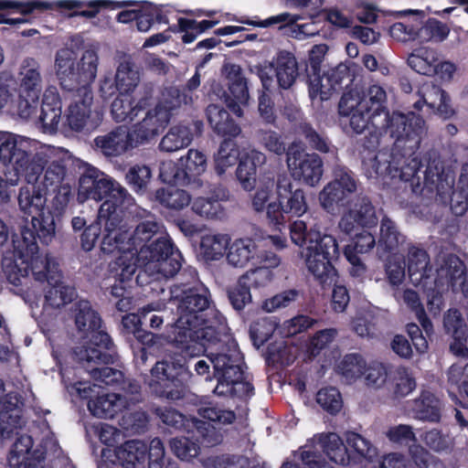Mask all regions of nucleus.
<instances>
[{"instance_id": "nucleus-23", "label": "nucleus", "mask_w": 468, "mask_h": 468, "mask_svg": "<svg viewBox=\"0 0 468 468\" xmlns=\"http://www.w3.org/2000/svg\"><path fill=\"white\" fill-rule=\"evenodd\" d=\"M96 386L95 384L90 386L86 383H80V387L77 388L82 398L90 399L88 408L93 416L112 418L136 403L135 398L128 399L126 396L116 393L99 395L92 399V393L95 392L94 388Z\"/></svg>"}, {"instance_id": "nucleus-10", "label": "nucleus", "mask_w": 468, "mask_h": 468, "mask_svg": "<svg viewBox=\"0 0 468 468\" xmlns=\"http://www.w3.org/2000/svg\"><path fill=\"white\" fill-rule=\"evenodd\" d=\"M181 253L175 250L171 240L159 237L153 249L142 248L138 253L137 268L150 276H174L181 268Z\"/></svg>"}, {"instance_id": "nucleus-46", "label": "nucleus", "mask_w": 468, "mask_h": 468, "mask_svg": "<svg viewBox=\"0 0 468 468\" xmlns=\"http://www.w3.org/2000/svg\"><path fill=\"white\" fill-rule=\"evenodd\" d=\"M46 194L34 186L33 191L28 186H23L19 189L18 206L19 208L27 215L40 216L43 213L47 203Z\"/></svg>"}, {"instance_id": "nucleus-40", "label": "nucleus", "mask_w": 468, "mask_h": 468, "mask_svg": "<svg viewBox=\"0 0 468 468\" xmlns=\"http://www.w3.org/2000/svg\"><path fill=\"white\" fill-rule=\"evenodd\" d=\"M114 79L120 93H131L139 85L140 71L130 57H124L119 62Z\"/></svg>"}, {"instance_id": "nucleus-61", "label": "nucleus", "mask_w": 468, "mask_h": 468, "mask_svg": "<svg viewBox=\"0 0 468 468\" xmlns=\"http://www.w3.org/2000/svg\"><path fill=\"white\" fill-rule=\"evenodd\" d=\"M15 411L0 410V434L4 439L10 438L17 433L25 424L22 414L16 410Z\"/></svg>"}, {"instance_id": "nucleus-6", "label": "nucleus", "mask_w": 468, "mask_h": 468, "mask_svg": "<svg viewBox=\"0 0 468 468\" xmlns=\"http://www.w3.org/2000/svg\"><path fill=\"white\" fill-rule=\"evenodd\" d=\"M107 199L99 209V223L103 226V238L101 250L111 253L120 240L118 229L122 226L123 214L134 205V198L119 182L115 181Z\"/></svg>"}, {"instance_id": "nucleus-41", "label": "nucleus", "mask_w": 468, "mask_h": 468, "mask_svg": "<svg viewBox=\"0 0 468 468\" xmlns=\"http://www.w3.org/2000/svg\"><path fill=\"white\" fill-rule=\"evenodd\" d=\"M441 404L430 391H423L420 396L411 402L414 417L429 421H439L441 419Z\"/></svg>"}, {"instance_id": "nucleus-13", "label": "nucleus", "mask_w": 468, "mask_h": 468, "mask_svg": "<svg viewBox=\"0 0 468 468\" xmlns=\"http://www.w3.org/2000/svg\"><path fill=\"white\" fill-rule=\"evenodd\" d=\"M408 160L401 154L391 150H381L377 154L369 153L363 160V170L368 178H378L389 176L408 180L418 168V161L411 158V163L406 165Z\"/></svg>"}, {"instance_id": "nucleus-32", "label": "nucleus", "mask_w": 468, "mask_h": 468, "mask_svg": "<svg viewBox=\"0 0 468 468\" xmlns=\"http://www.w3.org/2000/svg\"><path fill=\"white\" fill-rule=\"evenodd\" d=\"M406 261L411 282L416 286L428 287L431 283V267L427 252L421 248L411 245L408 248Z\"/></svg>"}, {"instance_id": "nucleus-5", "label": "nucleus", "mask_w": 468, "mask_h": 468, "mask_svg": "<svg viewBox=\"0 0 468 468\" xmlns=\"http://www.w3.org/2000/svg\"><path fill=\"white\" fill-rule=\"evenodd\" d=\"M208 361L213 365L218 385L214 393L218 396H247L252 390L249 382L243 380L240 367L241 354L234 342L222 346L216 353L207 355Z\"/></svg>"}, {"instance_id": "nucleus-16", "label": "nucleus", "mask_w": 468, "mask_h": 468, "mask_svg": "<svg viewBox=\"0 0 468 468\" xmlns=\"http://www.w3.org/2000/svg\"><path fill=\"white\" fill-rule=\"evenodd\" d=\"M286 165L291 176L305 185H317L323 176V161L316 154L305 151L299 142L292 143L286 152Z\"/></svg>"}, {"instance_id": "nucleus-63", "label": "nucleus", "mask_w": 468, "mask_h": 468, "mask_svg": "<svg viewBox=\"0 0 468 468\" xmlns=\"http://www.w3.org/2000/svg\"><path fill=\"white\" fill-rule=\"evenodd\" d=\"M172 452L182 461H190L199 453V446L186 437L174 438L170 441Z\"/></svg>"}, {"instance_id": "nucleus-18", "label": "nucleus", "mask_w": 468, "mask_h": 468, "mask_svg": "<svg viewBox=\"0 0 468 468\" xmlns=\"http://www.w3.org/2000/svg\"><path fill=\"white\" fill-rule=\"evenodd\" d=\"M107 347L77 346L74 351L75 359L90 373V377L106 385H113L122 380V373L112 367H101L112 363V356L107 351Z\"/></svg>"}, {"instance_id": "nucleus-58", "label": "nucleus", "mask_w": 468, "mask_h": 468, "mask_svg": "<svg viewBox=\"0 0 468 468\" xmlns=\"http://www.w3.org/2000/svg\"><path fill=\"white\" fill-rule=\"evenodd\" d=\"M366 362L355 354L346 356L337 366L338 372L347 382H353L363 376Z\"/></svg>"}, {"instance_id": "nucleus-26", "label": "nucleus", "mask_w": 468, "mask_h": 468, "mask_svg": "<svg viewBox=\"0 0 468 468\" xmlns=\"http://www.w3.org/2000/svg\"><path fill=\"white\" fill-rule=\"evenodd\" d=\"M116 180L95 167H88L79 179L78 198L97 202L107 197Z\"/></svg>"}, {"instance_id": "nucleus-8", "label": "nucleus", "mask_w": 468, "mask_h": 468, "mask_svg": "<svg viewBox=\"0 0 468 468\" xmlns=\"http://www.w3.org/2000/svg\"><path fill=\"white\" fill-rule=\"evenodd\" d=\"M173 336L162 335L168 343L174 344L182 349L187 356H196L207 351V344L217 340V330L208 322L192 321L186 316H180L172 325Z\"/></svg>"}, {"instance_id": "nucleus-51", "label": "nucleus", "mask_w": 468, "mask_h": 468, "mask_svg": "<svg viewBox=\"0 0 468 468\" xmlns=\"http://www.w3.org/2000/svg\"><path fill=\"white\" fill-rule=\"evenodd\" d=\"M339 113L342 116H348L350 118L349 123L353 131L356 133H363L367 128L369 122L376 128H384L386 123L378 118H373L372 112L367 110H362L360 107H355L350 112L345 113L342 112L341 101H339Z\"/></svg>"}, {"instance_id": "nucleus-15", "label": "nucleus", "mask_w": 468, "mask_h": 468, "mask_svg": "<svg viewBox=\"0 0 468 468\" xmlns=\"http://www.w3.org/2000/svg\"><path fill=\"white\" fill-rule=\"evenodd\" d=\"M101 121L102 112L94 105L90 86L78 88L67 113L69 126L77 132H89L96 129Z\"/></svg>"}, {"instance_id": "nucleus-45", "label": "nucleus", "mask_w": 468, "mask_h": 468, "mask_svg": "<svg viewBox=\"0 0 468 468\" xmlns=\"http://www.w3.org/2000/svg\"><path fill=\"white\" fill-rule=\"evenodd\" d=\"M193 141L191 129L183 124L172 126L162 138L159 149L165 153H173L187 147Z\"/></svg>"}, {"instance_id": "nucleus-29", "label": "nucleus", "mask_w": 468, "mask_h": 468, "mask_svg": "<svg viewBox=\"0 0 468 468\" xmlns=\"http://www.w3.org/2000/svg\"><path fill=\"white\" fill-rule=\"evenodd\" d=\"M274 187L276 188V179L263 176L250 197L252 210L258 214L265 213L266 218L273 225L278 214L272 208L273 205H277V196L273 198Z\"/></svg>"}, {"instance_id": "nucleus-3", "label": "nucleus", "mask_w": 468, "mask_h": 468, "mask_svg": "<svg viewBox=\"0 0 468 468\" xmlns=\"http://www.w3.org/2000/svg\"><path fill=\"white\" fill-rule=\"evenodd\" d=\"M162 231V224L155 220L154 217L140 221L131 232L128 231L123 222L118 229L120 240L116 248L110 253H121L112 268L115 275L120 277L122 281L131 279L137 269L139 251L142 248L153 249L154 241L150 245H148V242Z\"/></svg>"}, {"instance_id": "nucleus-9", "label": "nucleus", "mask_w": 468, "mask_h": 468, "mask_svg": "<svg viewBox=\"0 0 468 468\" xmlns=\"http://www.w3.org/2000/svg\"><path fill=\"white\" fill-rule=\"evenodd\" d=\"M437 280L435 286L438 292H434L430 286L426 287L431 292L428 293L429 309L435 315L438 314L443 307V301L440 290L444 285L451 287L455 292H461L465 297L468 296V277L465 273L464 263L453 254H441L437 259Z\"/></svg>"}, {"instance_id": "nucleus-53", "label": "nucleus", "mask_w": 468, "mask_h": 468, "mask_svg": "<svg viewBox=\"0 0 468 468\" xmlns=\"http://www.w3.org/2000/svg\"><path fill=\"white\" fill-rule=\"evenodd\" d=\"M192 101V98L186 94H181L176 87L165 88L159 98V101L154 110L165 112L168 115V122H170L172 111L180 107L181 104H187Z\"/></svg>"}, {"instance_id": "nucleus-56", "label": "nucleus", "mask_w": 468, "mask_h": 468, "mask_svg": "<svg viewBox=\"0 0 468 468\" xmlns=\"http://www.w3.org/2000/svg\"><path fill=\"white\" fill-rule=\"evenodd\" d=\"M223 197H225V193L222 190H220V194L217 195V199L198 197L193 202L192 209L201 217L219 218L224 215V209L218 199Z\"/></svg>"}, {"instance_id": "nucleus-2", "label": "nucleus", "mask_w": 468, "mask_h": 468, "mask_svg": "<svg viewBox=\"0 0 468 468\" xmlns=\"http://www.w3.org/2000/svg\"><path fill=\"white\" fill-rule=\"evenodd\" d=\"M337 184L333 181L328 183L320 192L319 201L329 212L334 211L335 207L346 206L338 222L339 229L346 235H352L360 229L376 226L378 218L371 202L365 197H358L349 202L351 194L337 186Z\"/></svg>"}, {"instance_id": "nucleus-64", "label": "nucleus", "mask_w": 468, "mask_h": 468, "mask_svg": "<svg viewBox=\"0 0 468 468\" xmlns=\"http://www.w3.org/2000/svg\"><path fill=\"white\" fill-rule=\"evenodd\" d=\"M206 468H250L248 458L243 456L209 457L203 461Z\"/></svg>"}, {"instance_id": "nucleus-19", "label": "nucleus", "mask_w": 468, "mask_h": 468, "mask_svg": "<svg viewBox=\"0 0 468 468\" xmlns=\"http://www.w3.org/2000/svg\"><path fill=\"white\" fill-rule=\"evenodd\" d=\"M277 205H273V211L278 212L275 225L284 222V215L295 217L303 216L308 209L304 192L300 187H295L292 179L286 173H280L276 177Z\"/></svg>"}, {"instance_id": "nucleus-11", "label": "nucleus", "mask_w": 468, "mask_h": 468, "mask_svg": "<svg viewBox=\"0 0 468 468\" xmlns=\"http://www.w3.org/2000/svg\"><path fill=\"white\" fill-rule=\"evenodd\" d=\"M386 126L391 137L395 139L393 149L401 154L408 161L419 148L421 136L425 133L423 119L414 112L403 114L393 112L388 117Z\"/></svg>"}, {"instance_id": "nucleus-12", "label": "nucleus", "mask_w": 468, "mask_h": 468, "mask_svg": "<svg viewBox=\"0 0 468 468\" xmlns=\"http://www.w3.org/2000/svg\"><path fill=\"white\" fill-rule=\"evenodd\" d=\"M17 77L19 81L17 114L27 120L37 112L43 90V76L39 61L31 57L23 58L18 67Z\"/></svg>"}, {"instance_id": "nucleus-17", "label": "nucleus", "mask_w": 468, "mask_h": 468, "mask_svg": "<svg viewBox=\"0 0 468 468\" xmlns=\"http://www.w3.org/2000/svg\"><path fill=\"white\" fill-rule=\"evenodd\" d=\"M17 248L22 260L21 263L25 264L24 275L28 276L31 272L36 281L47 280L48 283H51L59 274L55 261L48 254H39L35 237L31 232L23 233L22 244H19Z\"/></svg>"}, {"instance_id": "nucleus-14", "label": "nucleus", "mask_w": 468, "mask_h": 468, "mask_svg": "<svg viewBox=\"0 0 468 468\" xmlns=\"http://www.w3.org/2000/svg\"><path fill=\"white\" fill-rule=\"evenodd\" d=\"M186 360L182 356H169L159 361L151 370L149 386L157 396L175 401L185 397V388L176 384L177 377L185 369Z\"/></svg>"}, {"instance_id": "nucleus-22", "label": "nucleus", "mask_w": 468, "mask_h": 468, "mask_svg": "<svg viewBox=\"0 0 468 468\" xmlns=\"http://www.w3.org/2000/svg\"><path fill=\"white\" fill-rule=\"evenodd\" d=\"M106 2L103 0H93L88 3L80 0H57L54 2H48L42 0H34L29 2H16V1H5L0 0V9L5 8H19L22 14H28L34 10H48V9H65L73 10L89 6L91 10H83L76 12L71 16H81L88 18L96 16L99 8L104 6Z\"/></svg>"}, {"instance_id": "nucleus-44", "label": "nucleus", "mask_w": 468, "mask_h": 468, "mask_svg": "<svg viewBox=\"0 0 468 468\" xmlns=\"http://www.w3.org/2000/svg\"><path fill=\"white\" fill-rule=\"evenodd\" d=\"M120 463L126 468H135L144 463L147 456L146 444L138 440L124 442L116 452Z\"/></svg>"}, {"instance_id": "nucleus-50", "label": "nucleus", "mask_w": 468, "mask_h": 468, "mask_svg": "<svg viewBox=\"0 0 468 468\" xmlns=\"http://www.w3.org/2000/svg\"><path fill=\"white\" fill-rule=\"evenodd\" d=\"M346 441L349 458L371 461L377 455V449L371 442L356 432H347L346 434Z\"/></svg>"}, {"instance_id": "nucleus-27", "label": "nucleus", "mask_w": 468, "mask_h": 468, "mask_svg": "<svg viewBox=\"0 0 468 468\" xmlns=\"http://www.w3.org/2000/svg\"><path fill=\"white\" fill-rule=\"evenodd\" d=\"M168 123V115L165 112L150 110L144 118L129 131L131 141L135 147L148 144L162 133Z\"/></svg>"}, {"instance_id": "nucleus-55", "label": "nucleus", "mask_w": 468, "mask_h": 468, "mask_svg": "<svg viewBox=\"0 0 468 468\" xmlns=\"http://www.w3.org/2000/svg\"><path fill=\"white\" fill-rule=\"evenodd\" d=\"M238 149L233 142L225 140L221 143L215 155V170L218 175H223L227 169L236 165L238 160Z\"/></svg>"}, {"instance_id": "nucleus-25", "label": "nucleus", "mask_w": 468, "mask_h": 468, "mask_svg": "<svg viewBox=\"0 0 468 468\" xmlns=\"http://www.w3.org/2000/svg\"><path fill=\"white\" fill-rule=\"evenodd\" d=\"M54 148L50 146H39L37 144L32 150V154H42L43 160L40 164L41 170L37 173L34 180L28 181L24 178L28 184H35V186L44 192L46 195L50 191H55L57 187L68 183L66 167L59 162H51L46 168Z\"/></svg>"}, {"instance_id": "nucleus-36", "label": "nucleus", "mask_w": 468, "mask_h": 468, "mask_svg": "<svg viewBox=\"0 0 468 468\" xmlns=\"http://www.w3.org/2000/svg\"><path fill=\"white\" fill-rule=\"evenodd\" d=\"M405 242L406 237L400 233L395 222L388 218H383L377 243V251L379 256L396 253Z\"/></svg>"}, {"instance_id": "nucleus-47", "label": "nucleus", "mask_w": 468, "mask_h": 468, "mask_svg": "<svg viewBox=\"0 0 468 468\" xmlns=\"http://www.w3.org/2000/svg\"><path fill=\"white\" fill-rule=\"evenodd\" d=\"M229 241L228 234H207L201 239L200 250L207 261H218L228 250Z\"/></svg>"}, {"instance_id": "nucleus-60", "label": "nucleus", "mask_w": 468, "mask_h": 468, "mask_svg": "<svg viewBox=\"0 0 468 468\" xmlns=\"http://www.w3.org/2000/svg\"><path fill=\"white\" fill-rule=\"evenodd\" d=\"M198 414L203 419L218 425L230 424L236 419L234 411L211 403L207 406L200 407L198 409Z\"/></svg>"}, {"instance_id": "nucleus-57", "label": "nucleus", "mask_w": 468, "mask_h": 468, "mask_svg": "<svg viewBox=\"0 0 468 468\" xmlns=\"http://www.w3.org/2000/svg\"><path fill=\"white\" fill-rule=\"evenodd\" d=\"M31 223L33 230L26 229L22 231V234L29 231L33 235L36 234L45 243L51 241L55 235V223L54 218L50 214L41 213L40 216H34ZM34 237L36 238V236Z\"/></svg>"}, {"instance_id": "nucleus-43", "label": "nucleus", "mask_w": 468, "mask_h": 468, "mask_svg": "<svg viewBox=\"0 0 468 468\" xmlns=\"http://www.w3.org/2000/svg\"><path fill=\"white\" fill-rule=\"evenodd\" d=\"M314 441H317V444L332 462L339 464L348 463V449L336 433L320 434Z\"/></svg>"}, {"instance_id": "nucleus-4", "label": "nucleus", "mask_w": 468, "mask_h": 468, "mask_svg": "<svg viewBox=\"0 0 468 468\" xmlns=\"http://www.w3.org/2000/svg\"><path fill=\"white\" fill-rule=\"evenodd\" d=\"M99 66L98 49L86 48L80 58L69 48L58 49L55 55L54 69L61 87L73 90L81 86H90L97 76Z\"/></svg>"}, {"instance_id": "nucleus-21", "label": "nucleus", "mask_w": 468, "mask_h": 468, "mask_svg": "<svg viewBox=\"0 0 468 468\" xmlns=\"http://www.w3.org/2000/svg\"><path fill=\"white\" fill-rule=\"evenodd\" d=\"M387 99L384 88L374 84L369 86L363 95L356 91L345 93L341 98V108L343 112L348 113L355 107H360L362 110L372 112L373 118L382 117V121L386 123L389 116L386 107Z\"/></svg>"}, {"instance_id": "nucleus-1", "label": "nucleus", "mask_w": 468, "mask_h": 468, "mask_svg": "<svg viewBox=\"0 0 468 468\" xmlns=\"http://www.w3.org/2000/svg\"><path fill=\"white\" fill-rule=\"evenodd\" d=\"M37 144L28 137L0 131V162L5 165L4 174L12 185H17L21 177L32 181L41 170L43 154H32Z\"/></svg>"}, {"instance_id": "nucleus-7", "label": "nucleus", "mask_w": 468, "mask_h": 468, "mask_svg": "<svg viewBox=\"0 0 468 468\" xmlns=\"http://www.w3.org/2000/svg\"><path fill=\"white\" fill-rule=\"evenodd\" d=\"M339 254L336 239L331 235H322L320 231H311L301 255L304 259L308 271L321 284L331 283L335 277L332 261Z\"/></svg>"}, {"instance_id": "nucleus-49", "label": "nucleus", "mask_w": 468, "mask_h": 468, "mask_svg": "<svg viewBox=\"0 0 468 468\" xmlns=\"http://www.w3.org/2000/svg\"><path fill=\"white\" fill-rule=\"evenodd\" d=\"M436 62H438L437 53L427 48L415 49L408 58L410 67L423 75H433Z\"/></svg>"}, {"instance_id": "nucleus-52", "label": "nucleus", "mask_w": 468, "mask_h": 468, "mask_svg": "<svg viewBox=\"0 0 468 468\" xmlns=\"http://www.w3.org/2000/svg\"><path fill=\"white\" fill-rule=\"evenodd\" d=\"M155 199L166 207L179 210L190 204L191 197L184 189L168 186L158 189Z\"/></svg>"}, {"instance_id": "nucleus-48", "label": "nucleus", "mask_w": 468, "mask_h": 468, "mask_svg": "<svg viewBox=\"0 0 468 468\" xmlns=\"http://www.w3.org/2000/svg\"><path fill=\"white\" fill-rule=\"evenodd\" d=\"M128 94L120 93L111 105V114L117 122L133 121L142 110Z\"/></svg>"}, {"instance_id": "nucleus-39", "label": "nucleus", "mask_w": 468, "mask_h": 468, "mask_svg": "<svg viewBox=\"0 0 468 468\" xmlns=\"http://www.w3.org/2000/svg\"><path fill=\"white\" fill-rule=\"evenodd\" d=\"M207 117L212 130L220 136L235 137L240 133V128L222 107L210 104L207 108Z\"/></svg>"}, {"instance_id": "nucleus-54", "label": "nucleus", "mask_w": 468, "mask_h": 468, "mask_svg": "<svg viewBox=\"0 0 468 468\" xmlns=\"http://www.w3.org/2000/svg\"><path fill=\"white\" fill-rule=\"evenodd\" d=\"M48 284L51 288L47 292L46 301L50 306L60 307L73 300L75 291L72 287L65 285L60 281V274H58L56 279Z\"/></svg>"}, {"instance_id": "nucleus-37", "label": "nucleus", "mask_w": 468, "mask_h": 468, "mask_svg": "<svg viewBox=\"0 0 468 468\" xmlns=\"http://www.w3.org/2000/svg\"><path fill=\"white\" fill-rule=\"evenodd\" d=\"M420 95L423 103L442 118L446 119L453 114V110L449 103L450 99L440 87L432 83L423 84Z\"/></svg>"}, {"instance_id": "nucleus-30", "label": "nucleus", "mask_w": 468, "mask_h": 468, "mask_svg": "<svg viewBox=\"0 0 468 468\" xmlns=\"http://www.w3.org/2000/svg\"><path fill=\"white\" fill-rule=\"evenodd\" d=\"M129 131L118 127L110 133L97 136L93 141L94 149L107 157L119 156L135 148Z\"/></svg>"}, {"instance_id": "nucleus-35", "label": "nucleus", "mask_w": 468, "mask_h": 468, "mask_svg": "<svg viewBox=\"0 0 468 468\" xmlns=\"http://www.w3.org/2000/svg\"><path fill=\"white\" fill-rule=\"evenodd\" d=\"M182 169L183 184L191 185L195 188L203 186L199 176L207 170V162L206 154L197 149H189L185 156L179 159Z\"/></svg>"}, {"instance_id": "nucleus-31", "label": "nucleus", "mask_w": 468, "mask_h": 468, "mask_svg": "<svg viewBox=\"0 0 468 468\" xmlns=\"http://www.w3.org/2000/svg\"><path fill=\"white\" fill-rule=\"evenodd\" d=\"M209 293L207 289L191 288L184 292L177 306L178 315L186 314L192 321L207 322L205 312L209 307Z\"/></svg>"}, {"instance_id": "nucleus-28", "label": "nucleus", "mask_w": 468, "mask_h": 468, "mask_svg": "<svg viewBox=\"0 0 468 468\" xmlns=\"http://www.w3.org/2000/svg\"><path fill=\"white\" fill-rule=\"evenodd\" d=\"M346 71V68L338 67L332 69L326 73L320 71L308 72L309 95L312 100H328L336 86L342 81V74Z\"/></svg>"}, {"instance_id": "nucleus-59", "label": "nucleus", "mask_w": 468, "mask_h": 468, "mask_svg": "<svg viewBox=\"0 0 468 468\" xmlns=\"http://www.w3.org/2000/svg\"><path fill=\"white\" fill-rule=\"evenodd\" d=\"M273 279L271 270L266 267H258L249 270L239 277V284L260 289L268 286Z\"/></svg>"}, {"instance_id": "nucleus-42", "label": "nucleus", "mask_w": 468, "mask_h": 468, "mask_svg": "<svg viewBox=\"0 0 468 468\" xmlns=\"http://www.w3.org/2000/svg\"><path fill=\"white\" fill-rule=\"evenodd\" d=\"M279 86L282 89L291 88L299 76L298 62L289 52H282L274 62Z\"/></svg>"}, {"instance_id": "nucleus-38", "label": "nucleus", "mask_w": 468, "mask_h": 468, "mask_svg": "<svg viewBox=\"0 0 468 468\" xmlns=\"http://www.w3.org/2000/svg\"><path fill=\"white\" fill-rule=\"evenodd\" d=\"M61 118V103L55 90H48L43 98L39 121L44 133L57 131Z\"/></svg>"}, {"instance_id": "nucleus-34", "label": "nucleus", "mask_w": 468, "mask_h": 468, "mask_svg": "<svg viewBox=\"0 0 468 468\" xmlns=\"http://www.w3.org/2000/svg\"><path fill=\"white\" fill-rule=\"evenodd\" d=\"M226 259L228 263L235 268L254 265L258 259V245L255 240L248 237L235 239L229 244Z\"/></svg>"}, {"instance_id": "nucleus-24", "label": "nucleus", "mask_w": 468, "mask_h": 468, "mask_svg": "<svg viewBox=\"0 0 468 468\" xmlns=\"http://www.w3.org/2000/svg\"><path fill=\"white\" fill-rule=\"evenodd\" d=\"M221 72L229 91L225 102L234 114L241 117L242 107L247 106L250 100L248 82L243 70L239 65L226 62Z\"/></svg>"}, {"instance_id": "nucleus-20", "label": "nucleus", "mask_w": 468, "mask_h": 468, "mask_svg": "<svg viewBox=\"0 0 468 468\" xmlns=\"http://www.w3.org/2000/svg\"><path fill=\"white\" fill-rule=\"evenodd\" d=\"M75 324L83 335V342L80 346L107 347L112 345L107 333L101 330V320L88 301H80L75 304Z\"/></svg>"}, {"instance_id": "nucleus-33", "label": "nucleus", "mask_w": 468, "mask_h": 468, "mask_svg": "<svg viewBox=\"0 0 468 468\" xmlns=\"http://www.w3.org/2000/svg\"><path fill=\"white\" fill-rule=\"evenodd\" d=\"M33 441L30 436L23 435L15 442L10 452L8 462L13 468H19L25 464L26 468H44L41 461L44 459L43 452L31 451Z\"/></svg>"}, {"instance_id": "nucleus-62", "label": "nucleus", "mask_w": 468, "mask_h": 468, "mask_svg": "<svg viewBox=\"0 0 468 468\" xmlns=\"http://www.w3.org/2000/svg\"><path fill=\"white\" fill-rule=\"evenodd\" d=\"M449 35V28L437 20H430L419 27V40L420 42L444 40Z\"/></svg>"}]
</instances>
